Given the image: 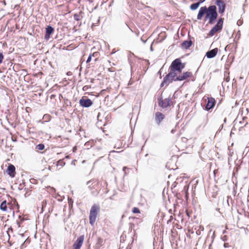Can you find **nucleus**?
Returning a JSON list of instances; mask_svg holds the SVG:
<instances>
[{
	"label": "nucleus",
	"mask_w": 249,
	"mask_h": 249,
	"mask_svg": "<svg viewBox=\"0 0 249 249\" xmlns=\"http://www.w3.org/2000/svg\"><path fill=\"white\" fill-rule=\"evenodd\" d=\"M193 76V74L191 72L186 71L183 73L182 75L181 76H178L177 75L176 80L178 81H183L186 80L188 77H191Z\"/></svg>",
	"instance_id": "9b49d317"
},
{
	"label": "nucleus",
	"mask_w": 249,
	"mask_h": 249,
	"mask_svg": "<svg viewBox=\"0 0 249 249\" xmlns=\"http://www.w3.org/2000/svg\"><path fill=\"white\" fill-rule=\"evenodd\" d=\"M132 212L134 213H140V211L139 208L137 207H134L132 209Z\"/></svg>",
	"instance_id": "bb28decb"
},
{
	"label": "nucleus",
	"mask_w": 249,
	"mask_h": 249,
	"mask_svg": "<svg viewBox=\"0 0 249 249\" xmlns=\"http://www.w3.org/2000/svg\"><path fill=\"white\" fill-rule=\"evenodd\" d=\"M65 104L67 105V106H69H69H71V102L70 100H68V99H67L66 100Z\"/></svg>",
	"instance_id": "473e14b6"
},
{
	"label": "nucleus",
	"mask_w": 249,
	"mask_h": 249,
	"mask_svg": "<svg viewBox=\"0 0 249 249\" xmlns=\"http://www.w3.org/2000/svg\"><path fill=\"white\" fill-rule=\"evenodd\" d=\"M6 172L10 177H14L16 174L15 166L13 164H9L7 167Z\"/></svg>",
	"instance_id": "4468645a"
},
{
	"label": "nucleus",
	"mask_w": 249,
	"mask_h": 249,
	"mask_svg": "<svg viewBox=\"0 0 249 249\" xmlns=\"http://www.w3.org/2000/svg\"><path fill=\"white\" fill-rule=\"evenodd\" d=\"M0 209L3 211H6L7 210L6 201L4 200L0 205Z\"/></svg>",
	"instance_id": "aec40b11"
},
{
	"label": "nucleus",
	"mask_w": 249,
	"mask_h": 249,
	"mask_svg": "<svg viewBox=\"0 0 249 249\" xmlns=\"http://www.w3.org/2000/svg\"><path fill=\"white\" fill-rule=\"evenodd\" d=\"M93 104L92 101L89 98L83 97L79 100L80 105L83 107H89Z\"/></svg>",
	"instance_id": "20e7f679"
},
{
	"label": "nucleus",
	"mask_w": 249,
	"mask_h": 249,
	"mask_svg": "<svg viewBox=\"0 0 249 249\" xmlns=\"http://www.w3.org/2000/svg\"><path fill=\"white\" fill-rule=\"evenodd\" d=\"M96 181L95 179H92L87 182V185H89L88 188L90 190H92L94 188L93 186H92V184Z\"/></svg>",
	"instance_id": "6ab92c4d"
},
{
	"label": "nucleus",
	"mask_w": 249,
	"mask_h": 249,
	"mask_svg": "<svg viewBox=\"0 0 249 249\" xmlns=\"http://www.w3.org/2000/svg\"><path fill=\"white\" fill-rule=\"evenodd\" d=\"M224 247L225 248L229 247V244L228 243H224Z\"/></svg>",
	"instance_id": "ea45409f"
},
{
	"label": "nucleus",
	"mask_w": 249,
	"mask_h": 249,
	"mask_svg": "<svg viewBox=\"0 0 249 249\" xmlns=\"http://www.w3.org/2000/svg\"><path fill=\"white\" fill-rule=\"evenodd\" d=\"M204 230V228L203 226H199V229L197 230L196 231V234L197 235H199L201 234V231H203Z\"/></svg>",
	"instance_id": "393cba45"
},
{
	"label": "nucleus",
	"mask_w": 249,
	"mask_h": 249,
	"mask_svg": "<svg viewBox=\"0 0 249 249\" xmlns=\"http://www.w3.org/2000/svg\"><path fill=\"white\" fill-rule=\"evenodd\" d=\"M96 219H89V223L91 225H93L95 222Z\"/></svg>",
	"instance_id": "c756f323"
},
{
	"label": "nucleus",
	"mask_w": 249,
	"mask_h": 249,
	"mask_svg": "<svg viewBox=\"0 0 249 249\" xmlns=\"http://www.w3.org/2000/svg\"><path fill=\"white\" fill-rule=\"evenodd\" d=\"M171 219H170V220H169L167 221V222L168 223L169 222H171Z\"/></svg>",
	"instance_id": "5fc2aeb1"
},
{
	"label": "nucleus",
	"mask_w": 249,
	"mask_h": 249,
	"mask_svg": "<svg viewBox=\"0 0 249 249\" xmlns=\"http://www.w3.org/2000/svg\"><path fill=\"white\" fill-rule=\"evenodd\" d=\"M200 4L198 1L196 2L193 3L190 6V9L192 11H195L199 7Z\"/></svg>",
	"instance_id": "f3484780"
},
{
	"label": "nucleus",
	"mask_w": 249,
	"mask_h": 249,
	"mask_svg": "<svg viewBox=\"0 0 249 249\" xmlns=\"http://www.w3.org/2000/svg\"><path fill=\"white\" fill-rule=\"evenodd\" d=\"M141 40H142V41L144 43H145L146 42V41H145V40H143L142 38H141Z\"/></svg>",
	"instance_id": "de8ad7c7"
},
{
	"label": "nucleus",
	"mask_w": 249,
	"mask_h": 249,
	"mask_svg": "<svg viewBox=\"0 0 249 249\" xmlns=\"http://www.w3.org/2000/svg\"><path fill=\"white\" fill-rule=\"evenodd\" d=\"M100 208L97 205H93L90 209L89 218H96Z\"/></svg>",
	"instance_id": "6e6552de"
},
{
	"label": "nucleus",
	"mask_w": 249,
	"mask_h": 249,
	"mask_svg": "<svg viewBox=\"0 0 249 249\" xmlns=\"http://www.w3.org/2000/svg\"><path fill=\"white\" fill-rule=\"evenodd\" d=\"M205 15L204 20H208L209 24H213L218 16L216 5H212L208 7L206 6L201 7L197 15V19L201 20Z\"/></svg>",
	"instance_id": "f257e3e1"
},
{
	"label": "nucleus",
	"mask_w": 249,
	"mask_h": 249,
	"mask_svg": "<svg viewBox=\"0 0 249 249\" xmlns=\"http://www.w3.org/2000/svg\"><path fill=\"white\" fill-rule=\"evenodd\" d=\"M206 0H198L199 2H200V4L204 2Z\"/></svg>",
	"instance_id": "a19ab883"
},
{
	"label": "nucleus",
	"mask_w": 249,
	"mask_h": 249,
	"mask_svg": "<svg viewBox=\"0 0 249 249\" xmlns=\"http://www.w3.org/2000/svg\"><path fill=\"white\" fill-rule=\"evenodd\" d=\"M115 151L114 150L111 151L110 152H115Z\"/></svg>",
	"instance_id": "6e6d98bb"
},
{
	"label": "nucleus",
	"mask_w": 249,
	"mask_h": 249,
	"mask_svg": "<svg viewBox=\"0 0 249 249\" xmlns=\"http://www.w3.org/2000/svg\"><path fill=\"white\" fill-rule=\"evenodd\" d=\"M215 104V100L213 97H208V102L205 106V110H210L212 109Z\"/></svg>",
	"instance_id": "423d86ee"
},
{
	"label": "nucleus",
	"mask_w": 249,
	"mask_h": 249,
	"mask_svg": "<svg viewBox=\"0 0 249 249\" xmlns=\"http://www.w3.org/2000/svg\"><path fill=\"white\" fill-rule=\"evenodd\" d=\"M16 224L18 225V227H20V223L19 221H16Z\"/></svg>",
	"instance_id": "58836bf2"
},
{
	"label": "nucleus",
	"mask_w": 249,
	"mask_h": 249,
	"mask_svg": "<svg viewBox=\"0 0 249 249\" xmlns=\"http://www.w3.org/2000/svg\"><path fill=\"white\" fill-rule=\"evenodd\" d=\"M169 218H173V217L172 215H170Z\"/></svg>",
	"instance_id": "864d4df0"
},
{
	"label": "nucleus",
	"mask_w": 249,
	"mask_h": 249,
	"mask_svg": "<svg viewBox=\"0 0 249 249\" xmlns=\"http://www.w3.org/2000/svg\"><path fill=\"white\" fill-rule=\"evenodd\" d=\"M18 218H22V217H21V216H20V215H19L18 216Z\"/></svg>",
	"instance_id": "603ef678"
},
{
	"label": "nucleus",
	"mask_w": 249,
	"mask_h": 249,
	"mask_svg": "<svg viewBox=\"0 0 249 249\" xmlns=\"http://www.w3.org/2000/svg\"><path fill=\"white\" fill-rule=\"evenodd\" d=\"M228 75L229 74V73H228L227 74ZM230 80V77L229 75L228 76H226V74H225V78H224V80L226 81V82H228Z\"/></svg>",
	"instance_id": "cd10ccee"
},
{
	"label": "nucleus",
	"mask_w": 249,
	"mask_h": 249,
	"mask_svg": "<svg viewBox=\"0 0 249 249\" xmlns=\"http://www.w3.org/2000/svg\"><path fill=\"white\" fill-rule=\"evenodd\" d=\"M42 208H41V210H42V212L43 211V209H44V205H45V202L44 201H43L42 202Z\"/></svg>",
	"instance_id": "4c0bfd02"
},
{
	"label": "nucleus",
	"mask_w": 249,
	"mask_h": 249,
	"mask_svg": "<svg viewBox=\"0 0 249 249\" xmlns=\"http://www.w3.org/2000/svg\"><path fill=\"white\" fill-rule=\"evenodd\" d=\"M237 24L238 25H240L241 24V21H240V20H238L237 22Z\"/></svg>",
	"instance_id": "79ce46f5"
},
{
	"label": "nucleus",
	"mask_w": 249,
	"mask_h": 249,
	"mask_svg": "<svg viewBox=\"0 0 249 249\" xmlns=\"http://www.w3.org/2000/svg\"><path fill=\"white\" fill-rule=\"evenodd\" d=\"M67 74H68V75H71V72L69 71V72H68L67 73Z\"/></svg>",
	"instance_id": "09e8293b"
},
{
	"label": "nucleus",
	"mask_w": 249,
	"mask_h": 249,
	"mask_svg": "<svg viewBox=\"0 0 249 249\" xmlns=\"http://www.w3.org/2000/svg\"><path fill=\"white\" fill-rule=\"evenodd\" d=\"M177 74H174L172 72L169 71L168 73L163 78V81L160 84V88L163 87L164 85L167 86L170 83L173 81H177Z\"/></svg>",
	"instance_id": "7ed1b4c3"
},
{
	"label": "nucleus",
	"mask_w": 249,
	"mask_h": 249,
	"mask_svg": "<svg viewBox=\"0 0 249 249\" xmlns=\"http://www.w3.org/2000/svg\"><path fill=\"white\" fill-rule=\"evenodd\" d=\"M73 18L74 20L76 21H79L81 20L82 16H80V14H75L73 15Z\"/></svg>",
	"instance_id": "4be33fe9"
},
{
	"label": "nucleus",
	"mask_w": 249,
	"mask_h": 249,
	"mask_svg": "<svg viewBox=\"0 0 249 249\" xmlns=\"http://www.w3.org/2000/svg\"><path fill=\"white\" fill-rule=\"evenodd\" d=\"M25 219H24V218L21 219V222L22 221H23V220H25Z\"/></svg>",
	"instance_id": "4d7b16f0"
},
{
	"label": "nucleus",
	"mask_w": 249,
	"mask_h": 249,
	"mask_svg": "<svg viewBox=\"0 0 249 249\" xmlns=\"http://www.w3.org/2000/svg\"><path fill=\"white\" fill-rule=\"evenodd\" d=\"M3 57L4 56L2 53L0 52V64H1L2 62Z\"/></svg>",
	"instance_id": "c85d7f7f"
},
{
	"label": "nucleus",
	"mask_w": 249,
	"mask_h": 249,
	"mask_svg": "<svg viewBox=\"0 0 249 249\" xmlns=\"http://www.w3.org/2000/svg\"><path fill=\"white\" fill-rule=\"evenodd\" d=\"M229 199H231V197L230 196H227V200H226V202H227V205L228 206H229Z\"/></svg>",
	"instance_id": "f704fd0d"
},
{
	"label": "nucleus",
	"mask_w": 249,
	"mask_h": 249,
	"mask_svg": "<svg viewBox=\"0 0 249 249\" xmlns=\"http://www.w3.org/2000/svg\"><path fill=\"white\" fill-rule=\"evenodd\" d=\"M121 218H124V215H123L122 216V217H121Z\"/></svg>",
	"instance_id": "bf43d9fd"
},
{
	"label": "nucleus",
	"mask_w": 249,
	"mask_h": 249,
	"mask_svg": "<svg viewBox=\"0 0 249 249\" xmlns=\"http://www.w3.org/2000/svg\"><path fill=\"white\" fill-rule=\"evenodd\" d=\"M54 28L51 26H48L46 28L45 34L44 38L46 40H48L50 38L51 35L54 32Z\"/></svg>",
	"instance_id": "f8f14e48"
},
{
	"label": "nucleus",
	"mask_w": 249,
	"mask_h": 249,
	"mask_svg": "<svg viewBox=\"0 0 249 249\" xmlns=\"http://www.w3.org/2000/svg\"><path fill=\"white\" fill-rule=\"evenodd\" d=\"M176 127H175L174 128H173V129H172L171 130V133L172 134H174L176 132Z\"/></svg>",
	"instance_id": "e433bc0d"
},
{
	"label": "nucleus",
	"mask_w": 249,
	"mask_h": 249,
	"mask_svg": "<svg viewBox=\"0 0 249 249\" xmlns=\"http://www.w3.org/2000/svg\"><path fill=\"white\" fill-rule=\"evenodd\" d=\"M128 168L126 167V166H124L123 168V171H124V176H126L127 175V173L126 172V169H128Z\"/></svg>",
	"instance_id": "7c9ffc66"
},
{
	"label": "nucleus",
	"mask_w": 249,
	"mask_h": 249,
	"mask_svg": "<svg viewBox=\"0 0 249 249\" xmlns=\"http://www.w3.org/2000/svg\"><path fill=\"white\" fill-rule=\"evenodd\" d=\"M91 56H92V55L91 54L89 56V57L87 60V63H89L91 61Z\"/></svg>",
	"instance_id": "72a5a7b5"
},
{
	"label": "nucleus",
	"mask_w": 249,
	"mask_h": 249,
	"mask_svg": "<svg viewBox=\"0 0 249 249\" xmlns=\"http://www.w3.org/2000/svg\"><path fill=\"white\" fill-rule=\"evenodd\" d=\"M226 122H227V118H225L224 119V123H226Z\"/></svg>",
	"instance_id": "a18cd8bd"
},
{
	"label": "nucleus",
	"mask_w": 249,
	"mask_h": 249,
	"mask_svg": "<svg viewBox=\"0 0 249 249\" xmlns=\"http://www.w3.org/2000/svg\"><path fill=\"white\" fill-rule=\"evenodd\" d=\"M219 210H220V209H219V208H216L215 209V211H216V212L215 213V215L217 217H220L221 216L223 217L224 216L221 214V213Z\"/></svg>",
	"instance_id": "a878e982"
},
{
	"label": "nucleus",
	"mask_w": 249,
	"mask_h": 249,
	"mask_svg": "<svg viewBox=\"0 0 249 249\" xmlns=\"http://www.w3.org/2000/svg\"><path fill=\"white\" fill-rule=\"evenodd\" d=\"M9 230L10 229L11 231H12V228L11 227L9 229Z\"/></svg>",
	"instance_id": "13d9d810"
},
{
	"label": "nucleus",
	"mask_w": 249,
	"mask_h": 249,
	"mask_svg": "<svg viewBox=\"0 0 249 249\" xmlns=\"http://www.w3.org/2000/svg\"><path fill=\"white\" fill-rule=\"evenodd\" d=\"M171 101V98H166L164 100L161 98L159 102V106L162 108H166L170 106Z\"/></svg>",
	"instance_id": "9d476101"
},
{
	"label": "nucleus",
	"mask_w": 249,
	"mask_h": 249,
	"mask_svg": "<svg viewBox=\"0 0 249 249\" xmlns=\"http://www.w3.org/2000/svg\"><path fill=\"white\" fill-rule=\"evenodd\" d=\"M44 220H45L44 219H43V223L45 222V221H45Z\"/></svg>",
	"instance_id": "680f3d73"
},
{
	"label": "nucleus",
	"mask_w": 249,
	"mask_h": 249,
	"mask_svg": "<svg viewBox=\"0 0 249 249\" xmlns=\"http://www.w3.org/2000/svg\"><path fill=\"white\" fill-rule=\"evenodd\" d=\"M45 145L44 144L40 143L36 146V149L39 150H42L44 149Z\"/></svg>",
	"instance_id": "5701e85b"
},
{
	"label": "nucleus",
	"mask_w": 249,
	"mask_h": 249,
	"mask_svg": "<svg viewBox=\"0 0 249 249\" xmlns=\"http://www.w3.org/2000/svg\"><path fill=\"white\" fill-rule=\"evenodd\" d=\"M76 150V147L75 146L73 148V151L75 152Z\"/></svg>",
	"instance_id": "c03bdc74"
},
{
	"label": "nucleus",
	"mask_w": 249,
	"mask_h": 249,
	"mask_svg": "<svg viewBox=\"0 0 249 249\" xmlns=\"http://www.w3.org/2000/svg\"><path fill=\"white\" fill-rule=\"evenodd\" d=\"M218 51V48H215L213 49L208 51L206 53L205 56L208 58H209V59L213 58L216 55Z\"/></svg>",
	"instance_id": "ddd939ff"
},
{
	"label": "nucleus",
	"mask_w": 249,
	"mask_h": 249,
	"mask_svg": "<svg viewBox=\"0 0 249 249\" xmlns=\"http://www.w3.org/2000/svg\"><path fill=\"white\" fill-rule=\"evenodd\" d=\"M84 239V235L79 236L73 245V249H80Z\"/></svg>",
	"instance_id": "0eeeda50"
},
{
	"label": "nucleus",
	"mask_w": 249,
	"mask_h": 249,
	"mask_svg": "<svg viewBox=\"0 0 249 249\" xmlns=\"http://www.w3.org/2000/svg\"><path fill=\"white\" fill-rule=\"evenodd\" d=\"M150 50H151V51H153V48H152V46H151Z\"/></svg>",
	"instance_id": "3c124183"
},
{
	"label": "nucleus",
	"mask_w": 249,
	"mask_h": 249,
	"mask_svg": "<svg viewBox=\"0 0 249 249\" xmlns=\"http://www.w3.org/2000/svg\"><path fill=\"white\" fill-rule=\"evenodd\" d=\"M192 44H193V42L191 40H185L181 44V46L182 48H183L185 49H187L191 46Z\"/></svg>",
	"instance_id": "dca6fc26"
},
{
	"label": "nucleus",
	"mask_w": 249,
	"mask_h": 249,
	"mask_svg": "<svg viewBox=\"0 0 249 249\" xmlns=\"http://www.w3.org/2000/svg\"><path fill=\"white\" fill-rule=\"evenodd\" d=\"M65 158L69 159V156L68 155V156H66Z\"/></svg>",
	"instance_id": "8fccbe9b"
},
{
	"label": "nucleus",
	"mask_w": 249,
	"mask_h": 249,
	"mask_svg": "<svg viewBox=\"0 0 249 249\" xmlns=\"http://www.w3.org/2000/svg\"><path fill=\"white\" fill-rule=\"evenodd\" d=\"M223 1V0H215V2H219Z\"/></svg>",
	"instance_id": "37998d69"
},
{
	"label": "nucleus",
	"mask_w": 249,
	"mask_h": 249,
	"mask_svg": "<svg viewBox=\"0 0 249 249\" xmlns=\"http://www.w3.org/2000/svg\"><path fill=\"white\" fill-rule=\"evenodd\" d=\"M76 161H77V160H73L71 161V164L72 165H75V163H76Z\"/></svg>",
	"instance_id": "c9c22d12"
},
{
	"label": "nucleus",
	"mask_w": 249,
	"mask_h": 249,
	"mask_svg": "<svg viewBox=\"0 0 249 249\" xmlns=\"http://www.w3.org/2000/svg\"><path fill=\"white\" fill-rule=\"evenodd\" d=\"M223 124H222V125L220 126V129H222L223 128Z\"/></svg>",
	"instance_id": "49530a36"
},
{
	"label": "nucleus",
	"mask_w": 249,
	"mask_h": 249,
	"mask_svg": "<svg viewBox=\"0 0 249 249\" xmlns=\"http://www.w3.org/2000/svg\"><path fill=\"white\" fill-rule=\"evenodd\" d=\"M185 66V63H182L179 58H177L172 62L169 67V71L177 74L178 72H181Z\"/></svg>",
	"instance_id": "f03ea898"
},
{
	"label": "nucleus",
	"mask_w": 249,
	"mask_h": 249,
	"mask_svg": "<svg viewBox=\"0 0 249 249\" xmlns=\"http://www.w3.org/2000/svg\"><path fill=\"white\" fill-rule=\"evenodd\" d=\"M164 118V115L161 112H157L155 114V121L158 124H159Z\"/></svg>",
	"instance_id": "2eb2a0df"
},
{
	"label": "nucleus",
	"mask_w": 249,
	"mask_h": 249,
	"mask_svg": "<svg viewBox=\"0 0 249 249\" xmlns=\"http://www.w3.org/2000/svg\"><path fill=\"white\" fill-rule=\"evenodd\" d=\"M223 28V27L217 23H216L210 31L208 36H213L217 32H220Z\"/></svg>",
	"instance_id": "39448f33"
},
{
	"label": "nucleus",
	"mask_w": 249,
	"mask_h": 249,
	"mask_svg": "<svg viewBox=\"0 0 249 249\" xmlns=\"http://www.w3.org/2000/svg\"><path fill=\"white\" fill-rule=\"evenodd\" d=\"M129 218H134V217H129Z\"/></svg>",
	"instance_id": "052dcab7"
},
{
	"label": "nucleus",
	"mask_w": 249,
	"mask_h": 249,
	"mask_svg": "<svg viewBox=\"0 0 249 249\" xmlns=\"http://www.w3.org/2000/svg\"><path fill=\"white\" fill-rule=\"evenodd\" d=\"M103 240L101 238L99 237L97 241V245L98 247H100L103 245Z\"/></svg>",
	"instance_id": "412c9836"
},
{
	"label": "nucleus",
	"mask_w": 249,
	"mask_h": 249,
	"mask_svg": "<svg viewBox=\"0 0 249 249\" xmlns=\"http://www.w3.org/2000/svg\"><path fill=\"white\" fill-rule=\"evenodd\" d=\"M65 162L63 161V160H59L57 162L56 164L57 168H58V169H61L62 167L65 166Z\"/></svg>",
	"instance_id": "a211bd4d"
},
{
	"label": "nucleus",
	"mask_w": 249,
	"mask_h": 249,
	"mask_svg": "<svg viewBox=\"0 0 249 249\" xmlns=\"http://www.w3.org/2000/svg\"><path fill=\"white\" fill-rule=\"evenodd\" d=\"M215 4H216V6H217L218 7V13L221 15H223L225 11L226 8V4L225 2L222 1L219 2H215Z\"/></svg>",
	"instance_id": "1a4fd4ad"
},
{
	"label": "nucleus",
	"mask_w": 249,
	"mask_h": 249,
	"mask_svg": "<svg viewBox=\"0 0 249 249\" xmlns=\"http://www.w3.org/2000/svg\"><path fill=\"white\" fill-rule=\"evenodd\" d=\"M224 20V18L221 17L218 19L216 23H217L218 24H219L223 27Z\"/></svg>",
	"instance_id": "b1692460"
},
{
	"label": "nucleus",
	"mask_w": 249,
	"mask_h": 249,
	"mask_svg": "<svg viewBox=\"0 0 249 249\" xmlns=\"http://www.w3.org/2000/svg\"><path fill=\"white\" fill-rule=\"evenodd\" d=\"M89 88H90V87H89V86H84V87H83V90L84 91H87V90H88L89 89Z\"/></svg>",
	"instance_id": "2f4dec72"
}]
</instances>
